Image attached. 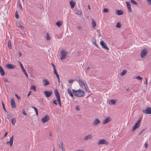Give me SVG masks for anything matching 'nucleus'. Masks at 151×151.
<instances>
[{
    "label": "nucleus",
    "mask_w": 151,
    "mask_h": 151,
    "mask_svg": "<svg viewBox=\"0 0 151 151\" xmlns=\"http://www.w3.org/2000/svg\"><path fill=\"white\" fill-rule=\"evenodd\" d=\"M46 36V38L47 40H50V38L49 36V34L48 33H47Z\"/></svg>",
    "instance_id": "obj_37"
},
{
    "label": "nucleus",
    "mask_w": 151,
    "mask_h": 151,
    "mask_svg": "<svg viewBox=\"0 0 151 151\" xmlns=\"http://www.w3.org/2000/svg\"><path fill=\"white\" fill-rule=\"evenodd\" d=\"M11 104L12 107L13 108L16 107L15 103L13 99H12L11 100Z\"/></svg>",
    "instance_id": "obj_17"
},
{
    "label": "nucleus",
    "mask_w": 151,
    "mask_h": 151,
    "mask_svg": "<svg viewBox=\"0 0 151 151\" xmlns=\"http://www.w3.org/2000/svg\"><path fill=\"white\" fill-rule=\"evenodd\" d=\"M13 137H14V135H13L10 138L9 141L7 142H6V144H10V147H12V145L13 144Z\"/></svg>",
    "instance_id": "obj_14"
},
{
    "label": "nucleus",
    "mask_w": 151,
    "mask_h": 151,
    "mask_svg": "<svg viewBox=\"0 0 151 151\" xmlns=\"http://www.w3.org/2000/svg\"><path fill=\"white\" fill-rule=\"evenodd\" d=\"M20 2V1H18V2ZM19 7L20 8V9H21V10L22 11L23 10V8H22V7L21 5V4L20 3H19Z\"/></svg>",
    "instance_id": "obj_43"
},
{
    "label": "nucleus",
    "mask_w": 151,
    "mask_h": 151,
    "mask_svg": "<svg viewBox=\"0 0 151 151\" xmlns=\"http://www.w3.org/2000/svg\"><path fill=\"white\" fill-rule=\"evenodd\" d=\"M67 52L65 50L63 49L61 51V57L60 58V59L63 60L65 58L67 57Z\"/></svg>",
    "instance_id": "obj_2"
},
{
    "label": "nucleus",
    "mask_w": 151,
    "mask_h": 151,
    "mask_svg": "<svg viewBox=\"0 0 151 151\" xmlns=\"http://www.w3.org/2000/svg\"><path fill=\"white\" fill-rule=\"evenodd\" d=\"M53 103L54 104H55L56 105H57V100H54L53 101Z\"/></svg>",
    "instance_id": "obj_54"
},
{
    "label": "nucleus",
    "mask_w": 151,
    "mask_h": 151,
    "mask_svg": "<svg viewBox=\"0 0 151 151\" xmlns=\"http://www.w3.org/2000/svg\"><path fill=\"white\" fill-rule=\"evenodd\" d=\"M1 103H2V105L4 109V110L6 112H7L8 113V112H7V111L6 110V108H5V105H4V103H3V102L2 101H1Z\"/></svg>",
    "instance_id": "obj_39"
},
{
    "label": "nucleus",
    "mask_w": 151,
    "mask_h": 151,
    "mask_svg": "<svg viewBox=\"0 0 151 151\" xmlns=\"http://www.w3.org/2000/svg\"><path fill=\"white\" fill-rule=\"evenodd\" d=\"M96 25V22L93 19L92 22V26L93 28H94L95 27Z\"/></svg>",
    "instance_id": "obj_30"
},
{
    "label": "nucleus",
    "mask_w": 151,
    "mask_h": 151,
    "mask_svg": "<svg viewBox=\"0 0 151 151\" xmlns=\"http://www.w3.org/2000/svg\"><path fill=\"white\" fill-rule=\"evenodd\" d=\"M31 91H29V93H28V95H27V96L28 97H29V96L30 95H31Z\"/></svg>",
    "instance_id": "obj_59"
},
{
    "label": "nucleus",
    "mask_w": 151,
    "mask_h": 151,
    "mask_svg": "<svg viewBox=\"0 0 151 151\" xmlns=\"http://www.w3.org/2000/svg\"><path fill=\"white\" fill-rule=\"evenodd\" d=\"M6 68L8 69H12L15 68V66L13 64H8L6 65Z\"/></svg>",
    "instance_id": "obj_12"
},
{
    "label": "nucleus",
    "mask_w": 151,
    "mask_h": 151,
    "mask_svg": "<svg viewBox=\"0 0 151 151\" xmlns=\"http://www.w3.org/2000/svg\"><path fill=\"white\" fill-rule=\"evenodd\" d=\"M57 99V101L58 103V104L60 106H61V100H60V98H58V99Z\"/></svg>",
    "instance_id": "obj_41"
},
{
    "label": "nucleus",
    "mask_w": 151,
    "mask_h": 151,
    "mask_svg": "<svg viewBox=\"0 0 151 151\" xmlns=\"http://www.w3.org/2000/svg\"><path fill=\"white\" fill-rule=\"evenodd\" d=\"M51 64L52 65V66L53 67L54 70H56L55 65L54 64H53L52 63Z\"/></svg>",
    "instance_id": "obj_48"
},
{
    "label": "nucleus",
    "mask_w": 151,
    "mask_h": 151,
    "mask_svg": "<svg viewBox=\"0 0 151 151\" xmlns=\"http://www.w3.org/2000/svg\"><path fill=\"white\" fill-rule=\"evenodd\" d=\"M70 6L71 8H73L74 7L75 5L76 4V2L74 1H71L70 2Z\"/></svg>",
    "instance_id": "obj_23"
},
{
    "label": "nucleus",
    "mask_w": 151,
    "mask_h": 151,
    "mask_svg": "<svg viewBox=\"0 0 151 151\" xmlns=\"http://www.w3.org/2000/svg\"><path fill=\"white\" fill-rule=\"evenodd\" d=\"M111 120V118L109 116L107 117L103 121V124H107L108 122H110Z\"/></svg>",
    "instance_id": "obj_9"
},
{
    "label": "nucleus",
    "mask_w": 151,
    "mask_h": 151,
    "mask_svg": "<svg viewBox=\"0 0 151 151\" xmlns=\"http://www.w3.org/2000/svg\"><path fill=\"white\" fill-rule=\"evenodd\" d=\"M90 68L89 67H88L87 68L86 70H85V71L86 73H88V70Z\"/></svg>",
    "instance_id": "obj_60"
},
{
    "label": "nucleus",
    "mask_w": 151,
    "mask_h": 151,
    "mask_svg": "<svg viewBox=\"0 0 151 151\" xmlns=\"http://www.w3.org/2000/svg\"><path fill=\"white\" fill-rule=\"evenodd\" d=\"M74 81V80H69L68 81V83H72L73 81Z\"/></svg>",
    "instance_id": "obj_53"
},
{
    "label": "nucleus",
    "mask_w": 151,
    "mask_h": 151,
    "mask_svg": "<svg viewBox=\"0 0 151 151\" xmlns=\"http://www.w3.org/2000/svg\"><path fill=\"white\" fill-rule=\"evenodd\" d=\"M126 3L127 6L128 8V10L129 12H132V9L131 8V5H130V2L126 1Z\"/></svg>",
    "instance_id": "obj_13"
},
{
    "label": "nucleus",
    "mask_w": 151,
    "mask_h": 151,
    "mask_svg": "<svg viewBox=\"0 0 151 151\" xmlns=\"http://www.w3.org/2000/svg\"><path fill=\"white\" fill-rule=\"evenodd\" d=\"M77 28L79 30H82L83 29L82 27L81 26H78L77 27Z\"/></svg>",
    "instance_id": "obj_45"
},
{
    "label": "nucleus",
    "mask_w": 151,
    "mask_h": 151,
    "mask_svg": "<svg viewBox=\"0 0 151 151\" xmlns=\"http://www.w3.org/2000/svg\"><path fill=\"white\" fill-rule=\"evenodd\" d=\"M136 78L139 80H141L142 79V78L139 76H137V77H136Z\"/></svg>",
    "instance_id": "obj_47"
},
{
    "label": "nucleus",
    "mask_w": 151,
    "mask_h": 151,
    "mask_svg": "<svg viewBox=\"0 0 151 151\" xmlns=\"http://www.w3.org/2000/svg\"><path fill=\"white\" fill-rule=\"evenodd\" d=\"M83 86L84 87L86 91L88 92V93H89V92H90V91L89 90L88 91V88L86 83V84Z\"/></svg>",
    "instance_id": "obj_25"
},
{
    "label": "nucleus",
    "mask_w": 151,
    "mask_h": 151,
    "mask_svg": "<svg viewBox=\"0 0 151 151\" xmlns=\"http://www.w3.org/2000/svg\"><path fill=\"white\" fill-rule=\"evenodd\" d=\"M147 53V49H144L142 50L140 56L142 58H144L146 56Z\"/></svg>",
    "instance_id": "obj_5"
},
{
    "label": "nucleus",
    "mask_w": 151,
    "mask_h": 151,
    "mask_svg": "<svg viewBox=\"0 0 151 151\" xmlns=\"http://www.w3.org/2000/svg\"><path fill=\"white\" fill-rule=\"evenodd\" d=\"M15 95V96L16 97H17L18 99H20V97L17 94H16Z\"/></svg>",
    "instance_id": "obj_62"
},
{
    "label": "nucleus",
    "mask_w": 151,
    "mask_h": 151,
    "mask_svg": "<svg viewBox=\"0 0 151 151\" xmlns=\"http://www.w3.org/2000/svg\"><path fill=\"white\" fill-rule=\"evenodd\" d=\"M75 80L77 81H78V83H79V80H81V79H80L79 77L78 76L75 79Z\"/></svg>",
    "instance_id": "obj_46"
},
{
    "label": "nucleus",
    "mask_w": 151,
    "mask_h": 151,
    "mask_svg": "<svg viewBox=\"0 0 151 151\" xmlns=\"http://www.w3.org/2000/svg\"><path fill=\"white\" fill-rule=\"evenodd\" d=\"M17 26L18 27H20V28H23V27L22 25H19V26Z\"/></svg>",
    "instance_id": "obj_64"
},
{
    "label": "nucleus",
    "mask_w": 151,
    "mask_h": 151,
    "mask_svg": "<svg viewBox=\"0 0 151 151\" xmlns=\"http://www.w3.org/2000/svg\"><path fill=\"white\" fill-rule=\"evenodd\" d=\"M43 93L45 95L46 97H49L52 93V92L51 91H44Z\"/></svg>",
    "instance_id": "obj_8"
},
{
    "label": "nucleus",
    "mask_w": 151,
    "mask_h": 151,
    "mask_svg": "<svg viewBox=\"0 0 151 151\" xmlns=\"http://www.w3.org/2000/svg\"><path fill=\"white\" fill-rule=\"evenodd\" d=\"M15 17L17 19H18L19 18V15L18 14V12L17 11H16L15 12Z\"/></svg>",
    "instance_id": "obj_42"
},
{
    "label": "nucleus",
    "mask_w": 151,
    "mask_h": 151,
    "mask_svg": "<svg viewBox=\"0 0 151 151\" xmlns=\"http://www.w3.org/2000/svg\"><path fill=\"white\" fill-rule=\"evenodd\" d=\"M0 73L2 76H4L5 75V73L4 70L3 69L2 67L0 66Z\"/></svg>",
    "instance_id": "obj_21"
},
{
    "label": "nucleus",
    "mask_w": 151,
    "mask_h": 151,
    "mask_svg": "<svg viewBox=\"0 0 151 151\" xmlns=\"http://www.w3.org/2000/svg\"><path fill=\"white\" fill-rule=\"evenodd\" d=\"M18 56L20 57L22 55V54L21 52H19L18 53Z\"/></svg>",
    "instance_id": "obj_56"
},
{
    "label": "nucleus",
    "mask_w": 151,
    "mask_h": 151,
    "mask_svg": "<svg viewBox=\"0 0 151 151\" xmlns=\"http://www.w3.org/2000/svg\"><path fill=\"white\" fill-rule=\"evenodd\" d=\"M6 117L7 119L9 120L11 118L10 116V115L8 114L7 116Z\"/></svg>",
    "instance_id": "obj_51"
},
{
    "label": "nucleus",
    "mask_w": 151,
    "mask_h": 151,
    "mask_svg": "<svg viewBox=\"0 0 151 151\" xmlns=\"http://www.w3.org/2000/svg\"><path fill=\"white\" fill-rule=\"evenodd\" d=\"M30 89L32 90H33L34 91H35L36 90V87L34 85L32 86L30 88Z\"/></svg>",
    "instance_id": "obj_35"
},
{
    "label": "nucleus",
    "mask_w": 151,
    "mask_h": 151,
    "mask_svg": "<svg viewBox=\"0 0 151 151\" xmlns=\"http://www.w3.org/2000/svg\"><path fill=\"white\" fill-rule=\"evenodd\" d=\"M144 145L145 146V148L147 149L148 146V144L146 143H145L144 144Z\"/></svg>",
    "instance_id": "obj_55"
},
{
    "label": "nucleus",
    "mask_w": 151,
    "mask_h": 151,
    "mask_svg": "<svg viewBox=\"0 0 151 151\" xmlns=\"http://www.w3.org/2000/svg\"><path fill=\"white\" fill-rule=\"evenodd\" d=\"M16 122V119L15 118H13L12 119V123L13 125H14Z\"/></svg>",
    "instance_id": "obj_29"
},
{
    "label": "nucleus",
    "mask_w": 151,
    "mask_h": 151,
    "mask_svg": "<svg viewBox=\"0 0 151 151\" xmlns=\"http://www.w3.org/2000/svg\"><path fill=\"white\" fill-rule=\"evenodd\" d=\"M116 13L117 15H120L123 14V11L122 10H116Z\"/></svg>",
    "instance_id": "obj_19"
},
{
    "label": "nucleus",
    "mask_w": 151,
    "mask_h": 151,
    "mask_svg": "<svg viewBox=\"0 0 151 151\" xmlns=\"http://www.w3.org/2000/svg\"><path fill=\"white\" fill-rule=\"evenodd\" d=\"M92 43L94 45L97 47L99 48H99L97 45V44L96 43L95 40H92Z\"/></svg>",
    "instance_id": "obj_28"
},
{
    "label": "nucleus",
    "mask_w": 151,
    "mask_h": 151,
    "mask_svg": "<svg viewBox=\"0 0 151 151\" xmlns=\"http://www.w3.org/2000/svg\"><path fill=\"white\" fill-rule=\"evenodd\" d=\"M127 71L126 70H123L122 73H120V75L121 76H124L127 73Z\"/></svg>",
    "instance_id": "obj_27"
},
{
    "label": "nucleus",
    "mask_w": 151,
    "mask_h": 151,
    "mask_svg": "<svg viewBox=\"0 0 151 151\" xmlns=\"http://www.w3.org/2000/svg\"><path fill=\"white\" fill-rule=\"evenodd\" d=\"M98 145L105 144L106 145H108L109 143L105 139H102L100 140L98 143Z\"/></svg>",
    "instance_id": "obj_7"
},
{
    "label": "nucleus",
    "mask_w": 151,
    "mask_h": 151,
    "mask_svg": "<svg viewBox=\"0 0 151 151\" xmlns=\"http://www.w3.org/2000/svg\"><path fill=\"white\" fill-rule=\"evenodd\" d=\"M3 80L4 81L6 82H9L8 80L6 78H3Z\"/></svg>",
    "instance_id": "obj_49"
},
{
    "label": "nucleus",
    "mask_w": 151,
    "mask_h": 151,
    "mask_svg": "<svg viewBox=\"0 0 151 151\" xmlns=\"http://www.w3.org/2000/svg\"><path fill=\"white\" fill-rule=\"evenodd\" d=\"M67 92L68 94L70 95V96L71 97H73V96L71 90L69 88H68L67 89Z\"/></svg>",
    "instance_id": "obj_24"
},
{
    "label": "nucleus",
    "mask_w": 151,
    "mask_h": 151,
    "mask_svg": "<svg viewBox=\"0 0 151 151\" xmlns=\"http://www.w3.org/2000/svg\"><path fill=\"white\" fill-rule=\"evenodd\" d=\"M19 63L20 64L21 68L22 69V70L23 71V72L25 74V75H26V76L28 78V75L27 73L26 70L24 69L22 65V63H21L20 62H19Z\"/></svg>",
    "instance_id": "obj_16"
},
{
    "label": "nucleus",
    "mask_w": 151,
    "mask_h": 151,
    "mask_svg": "<svg viewBox=\"0 0 151 151\" xmlns=\"http://www.w3.org/2000/svg\"><path fill=\"white\" fill-rule=\"evenodd\" d=\"M116 27L118 28H119L121 27V24L119 22H118L117 23Z\"/></svg>",
    "instance_id": "obj_40"
},
{
    "label": "nucleus",
    "mask_w": 151,
    "mask_h": 151,
    "mask_svg": "<svg viewBox=\"0 0 151 151\" xmlns=\"http://www.w3.org/2000/svg\"><path fill=\"white\" fill-rule=\"evenodd\" d=\"M76 109L77 110H80V108L78 106H77L76 107Z\"/></svg>",
    "instance_id": "obj_58"
},
{
    "label": "nucleus",
    "mask_w": 151,
    "mask_h": 151,
    "mask_svg": "<svg viewBox=\"0 0 151 151\" xmlns=\"http://www.w3.org/2000/svg\"><path fill=\"white\" fill-rule=\"evenodd\" d=\"M54 73L56 75L57 77H59V74H58L56 70H54Z\"/></svg>",
    "instance_id": "obj_38"
},
{
    "label": "nucleus",
    "mask_w": 151,
    "mask_h": 151,
    "mask_svg": "<svg viewBox=\"0 0 151 151\" xmlns=\"http://www.w3.org/2000/svg\"><path fill=\"white\" fill-rule=\"evenodd\" d=\"M142 118V117L140 118V119L137 121V122L135 124L134 126L133 127L132 131H133L136 129L139 128V124L141 122V119Z\"/></svg>",
    "instance_id": "obj_3"
},
{
    "label": "nucleus",
    "mask_w": 151,
    "mask_h": 151,
    "mask_svg": "<svg viewBox=\"0 0 151 151\" xmlns=\"http://www.w3.org/2000/svg\"><path fill=\"white\" fill-rule=\"evenodd\" d=\"M131 3H132L133 4L136 5H138V3L136 2L135 1H134V0H131Z\"/></svg>",
    "instance_id": "obj_34"
},
{
    "label": "nucleus",
    "mask_w": 151,
    "mask_h": 151,
    "mask_svg": "<svg viewBox=\"0 0 151 151\" xmlns=\"http://www.w3.org/2000/svg\"><path fill=\"white\" fill-rule=\"evenodd\" d=\"M92 138V134H88L87 136H86L84 138V139L85 140H87L90 139H91Z\"/></svg>",
    "instance_id": "obj_20"
},
{
    "label": "nucleus",
    "mask_w": 151,
    "mask_h": 151,
    "mask_svg": "<svg viewBox=\"0 0 151 151\" xmlns=\"http://www.w3.org/2000/svg\"><path fill=\"white\" fill-rule=\"evenodd\" d=\"M32 108H33L35 110V112H36V114L37 116H38V111L37 109L34 106H32Z\"/></svg>",
    "instance_id": "obj_31"
},
{
    "label": "nucleus",
    "mask_w": 151,
    "mask_h": 151,
    "mask_svg": "<svg viewBox=\"0 0 151 151\" xmlns=\"http://www.w3.org/2000/svg\"><path fill=\"white\" fill-rule=\"evenodd\" d=\"M43 83L44 86H46L50 84L49 82L46 79H44L43 80Z\"/></svg>",
    "instance_id": "obj_18"
},
{
    "label": "nucleus",
    "mask_w": 151,
    "mask_h": 151,
    "mask_svg": "<svg viewBox=\"0 0 151 151\" xmlns=\"http://www.w3.org/2000/svg\"><path fill=\"white\" fill-rule=\"evenodd\" d=\"M142 111L145 114H151V108L150 107H147L145 110H143Z\"/></svg>",
    "instance_id": "obj_4"
},
{
    "label": "nucleus",
    "mask_w": 151,
    "mask_h": 151,
    "mask_svg": "<svg viewBox=\"0 0 151 151\" xmlns=\"http://www.w3.org/2000/svg\"><path fill=\"white\" fill-rule=\"evenodd\" d=\"M109 12V10L106 8H104L103 11V12L105 13H107Z\"/></svg>",
    "instance_id": "obj_44"
},
{
    "label": "nucleus",
    "mask_w": 151,
    "mask_h": 151,
    "mask_svg": "<svg viewBox=\"0 0 151 151\" xmlns=\"http://www.w3.org/2000/svg\"><path fill=\"white\" fill-rule=\"evenodd\" d=\"M61 23H62V22L61 21H58V22H57L56 24L58 27H60L61 25Z\"/></svg>",
    "instance_id": "obj_32"
},
{
    "label": "nucleus",
    "mask_w": 151,
    "mask_h": 151,
    "mask_svg": "<svg viewBox=\"0 0 151 151\" xmlns=\"http://www.w3.org/2000/svg\"><path fill=\"white\" fill-rule=\"evenodd\" d=\"M81 52H80V51H78L77 52V54L78 55L80 56V54H81Z\"/></svg>",
    "instance_id": "obj_61"
},
{
    "label": "nucleus",
    "mask_w": 151,
    "mask_h": 151,
    "mask_svg": "<svg viewBox=\"0 0 151 151\" xmlns=\"http://www.w3.org/2000/svg\"><path fill=\"white\" fill-rule=\"evenodd\" d=\"M72 92L74 96L78 97H83L85 94L84 92L80 89L76 91L73 89H72Z\"/></svg>",
    "instance_id": "obj_1"
},
{
    "label": "nucleus",
    "mask_w": 151,
    "mask_h": 151,
    "mask_svg": "<svg viewBox=\"0 0 151 151\" xmlns=\"http://www.w3.org/2000/svg\"><path fill=\"white\" fill-rule=\"evenodd\" d=\"M100 121L98 119H96L92 122V124L94 126H97V124L100 123Z\"/></svg>",
    "instance_id": "obj_10"
},
{
    "label": "nucleus",
    "mask_w": 151,
    "mask_h": 151,
    "mask_svg": "<svg viewBox=\"0 0 151 151\" xmlns=\"http://www.w3.org/2000/svg\"><path fill=\"white\" fill-rule=\"evenodd\" d=\"M148 4L151 5V0H147Z\"/></svg>",
    "instance_id": "obj_50"
},
{
    "label": "nucleus",
    "mask_w": 151,
    "mask_h": 151,
    "mask_svg": "<svg viewBox=\"0 0 151 151\" xmlns=\"http://www.w3.org/2000/svg\"><path fill=\"white\" fill-rule=\"evenodd\" d=\"M49 119V117L48 116L46 115L42 119L41 121L43 123H45L46 122L48 121Z\"/></svg>",
    "instance_id": "obj_11"
},
{
    "label": "nucleus",
    "mask_w": 151,
    "mask_h": 151,
    "mask_svg": "<svg viewBox=\"0 0 151 151\" xmlns=\"http://www.w3.org/2000/svg\"><path fill=\"white\" fill-rule=\"evenodd\" d=\"M100 44L102 46V48L106 50H109V48L107 46L106 43L102 40L100 42Z\"/></svg>",
    "instance_id": "obj_6"
},
{
    "label": "nucleus",
    "mask_w": 151,
    "mask_h": 151,
    "mask_svg": "<svg viewBox=\"0 0 151 151\" xmlns=\"http://www.w3.org/2000/svg\"><path fill=\"white\" fill-rule=\"evenodd\" d=\"M54 92L57 99L60 98V94L57 89H55L54 90Z\"/></svg>",
    "instance_id": "obj_15"
},
{
    "label": "nucleus",
    "mask_w": 151,
    "mask_h": 151,
    "mask_svg": "<svg viewBox=\"0 0 151 151\" xmlns=\"http://www.w3.org/2000/svg\"><path fill=\"white\" fill-rule=\"evenodd\" d=\"M8 46L9 47V49H12V45L11 41H9L8 43Z\"/></svg>",
    "instance_id": "obj_33"
},
{
    "label": "nucleus",
    "mask_w": 151,
    "mask_h": 151,
    "mask_svg": "<svg viewBox=\"0 0 151 151\" xmlns=\"http://www.w3.org/2000/svg\"><path fill=\"white\" fill-rule=\"evenodd\" d=\"M145 130V129H144L142 130L139 133V135H141V134H142V132Z\"/></svg>",
    "instance_id": "obj_57"
},
{
    "label": "nucleus",
    "mask_w": 151,
    "mask_h": 151,
    "mask_svg": "<svg viewBox=\"0 0 151 151\" xmlns=\"http://www.w3.org/2000/svg\"><path fill=\"white\" fill-rule=\"evenodd\" d=\"M22 113L25 115H27V114L25 112V111L24 109L23 110Z\"/></svg>",
    "instance_id": "obj_52"
},
{
    "label": "nucleus",
    "mask_w": 151,
    "mask_h": 151,
    "mask_svg": "<svg viewBox=\"0 0 151 151\" xmlns=\"http://www.w3.org/2000/svg\"><path fill=\"white\" fill-rule=\"evenodd\" d=\"M64 145L63 142H61V145H59V148H61L62 151H65V149L63 147Z\"/></svg>",
    "instance_id": "obj_22"
},
{
    "label": "nucleus",
    "mask_w": 151,
    "mask_h": 151,
    "mask_svg": "<svg viewBox=\"0 0 151 151\" xmlns=\"http://www.w3.org/2000/svg\"><path fill=\"white\" fill-rule=\"evenodd\" d=\"M7 134H8V132H6L5 133V134L4 135V137H6V135H7Z\"/></svg>",
    "instance_id": "obj_63"
},
{
    "label": "nucleus",
    "mask_w": 151,
    "mask_h": 151,
    "mask_svg": "<svg viewBox=\"0 0 151 151\" xmlns=\"http://www.w3.org/2000/svg\"><path fill=\"white\" fill-rule=\"evenodd\" d=\"M116 101L115 99H112L111 100L110 102L113 105H114L116 103Z\"/></svg>",
    "instance_id": "obj_36"
},
{
    "label": "nucleus",
    "mask_w": 151,
    "mask_h": 151,
    "mask_svg": "<svg viewBox=\"0 0 151 151\" xmlns=\"http://www.w3.org/2000/svg\"><path fill=\"white\" fill-rule=\"evenodd\" d=\"M79 83L80 84V86H81V84L82 86H84L86 84V83H85L82 80H79Z\"/></svg>",
    "instance_id": "obj_26"
}]
</instances>
